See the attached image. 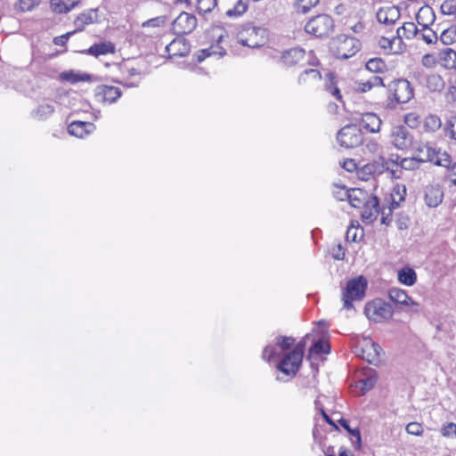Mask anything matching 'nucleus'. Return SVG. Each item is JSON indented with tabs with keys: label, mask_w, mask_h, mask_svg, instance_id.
<instances>
[{
	"label": "nucleus",
	"mask_w": 456,
	"mask_h": 456,
	"mask_svg": "<svg viewBox=\"0 0 456 456\" xmlns=\"http://www.w3.org/2000/svg\"><path fill=\"white\" fill-rule=\"evenodd\" d=\"M362 208H363L362 212V221L367 224H371L377 219L379 211L378 197L374 196L370 198V200H368Z\"/></svg>",
	"instance_id": "15"
},
{
	"label": "nucleus",
	"mask_w": 456,
	"mask_h": 456,
	"mask_svg": "<svg viewBox=\"0 0 456 456\" xmlns=\"http://www.w3.org/2000/svg\"><path fill=\"white\" fill-rule=\"evenodd\" d=\"M197 27V19L192 14L182 12L172 23V29L176 35H186Z\"/></svg>",
	"instance_id": "10"
},
{
	"label": "nucleus",
	"mask_w": 456,
	"mask_h": 456,
	"mask_svg": "<svg viewBox=\"0 0 456 456\" xmlns=\"http://www.w3.org/2000/svg\"><path fill=\"white\" fill-rule=\"evenodd\" d=\"M78 2H72V4L68 6L65 2H51V10L56 13H67L72 10Z\"/></svg>",
	"instance_id": "46"
},
{
	"label": "nucleus",
	"mask_w": 456,
	"mask_h": 456,
	"mask_svg": "<svg viewBox=\"0 0 456 456\" xmlns=\"http://www.w3.org/2000/svg\"><path fill=\"white\" fill-rule=\"evenodd\" d=\"M94 95L98 102L112 104L121 97L122 91L117 86L99 85L95 88Z\"/></svg>",
	"instance_id": "11"
},
{
	"label": "nucleus",
	"mask_w": 456,
	"mask_h": 456,
	"mask_svg": "<svg viewBox=\"0 0 456 456\" xmlns=\"http://www.w3.org/2000/svg\"><path fill=\"white\" fill-rule=\"evenodd\" d=\"M445 133L452 139L456 140V116L452 117L446 123Z\"/></svg>",
	"instance_id": "57"
},
{
	"label": "nucleus",
	"mask_w": 456,
	"mask_h": 456,
	"mask_svg": "<svg viewBox=\"0 0 456 456\" xmlns=\"http://www.w3.org/2000/svg\"><path fill=\"white\" fill-rule=\"evenodd\" d=\"M419 160L418 159L417 155L412 158H404L401 160L400 166L402 168L405 170H414L419 168Z\"/></svg>",
	"instance_id": "50"
},
{
	"label": "nucleus",
	"mask_w": 456,
	"mask_h": 456,
	"mask_svg": "<svg viewBox=\"0 0 456 456\" xmlns=\"http://www.w3.org/2000/svg\"><path fill=\"white\" fill-rule=\"evenodd\" d=\"M444 193L438 185L428 186L425 190V202L428 207H437L443 200Z\"/></svg>",
	"instance_id": "22"
},
{
	"label": "nucleus",
	"mask_w": 456,
	"mask_h": 456,
	"mask_svg": "<svg viewBox=\"0 0 456 456\" xmlns=\"http://www.w3.org/2000/svg\"><path fill=\"white\" fill-rule=\"evenodd\" d=\"M305 52L304 49L295 47L282 53L281 61L287 66H295L305 58Z\"/></svg>",
	"instance_id": "20"
},
{
	"label": "nucleus",
	"mask_w": 456,
	"mask_h": 456,
	"mask_svg": "<svg viewBox=\"0 0 456 456\" xmlns=\"http://www.w3.org/2000/svg\"><path fill=\"white\" fill-rule=\"evenodd\" d=\"M295 339L292 337L281 336L277 338L276 345L266 346L262 353V358L265 361H271L273 358L277 357L280 354L277 351V346L282 350H289L294 344Z\"/></svg>",
	"instance_id": "12"
},
{
	"label": "nucleus",
	"mask_w": 456,
	"mask_h": 456,
	"mask_svg": "<svg viewBox=\"0 0 456 456\" xmlns=\"http://www.w3.org/2000/svg\"><path fill=\"white\" fill-rule=\"evenodd\" d=\"M439 63L447 69L456 68V52L452 48H444L439 53Z\"/></svg>",
	"instance_id": "25"
},
{
	"label": "nucleus",
	"mask_w": 456,
	"mask_h": 456,
	"mask_svg": "<svg viewBox=\"0 0 456 456\" xmlns=\"http://www.w3.org/2000/svg\"><path fill=\"white\" fill-rule=\"evenodd\" d=\"M419 29L413 22H405L396 29V36L402 39L403 37L407 39L416 38Z\"/></svg>",
	"instance_id": "34"
},
{
	"label": "nucleus",
	"mask_w": 456,
	"mask_h": 456,
	"mask_svg": "<svg viewBox=\"0 0 456 456\" xmlns=\"http://www.w3.org/2000/svg\"><path fill=\"white\" fill-rule=\"evenodd\" d=\"M376 16L379 22L392 25L400 18V11L399 8L395 5L381 7L377 12Z\"/></svg>",
	"instance_id": "13"
},
{
	"label": "nucleus",
	"mask_w": 456,
	"mask_h": 456,
	"mask_svg": "<svg viewBox=\"0 0 456 456\" xmlns=\"http://www.w3.org/2000/svg\"><path fill=\"white\" fill-rule=\"evenodd\" d=\"M406 432L410 435L413 436H422L423 434V428L420 423L419 422H411L409 423L406 428Z\"/></svg>",
	"instance_id": "55"
},
{
	"label": "nucleus",
	"mask_w": 456,
	"mask_h": 456,
	"mask_svg": "<svg viewBox=\"0 0 456 456\" xmlns=\"http://www.w3.org/2000/svg\"><path fill=\"white\" fill-rule=\"evenodd\" d=\"M170 56H186L190 53V44L184 38H175L166 46Z\"/></svg>",
	"instance_id": "17"
},
{
	"label": "nucleus",
	"mask_w": 456,
	"mask_h": 456,
	"mask_svg": "<svg viewBox=\"0 0 456 456\" xmlns=\"http://www.w3.org/2000/svg\"><path fill=\"white\" fill-rule=\"evenodd\" d=\"M381 352L380 346L371 339H364L362 344L355 348V354L358 356L375 365L380 362L379 356Z\"/></svg>",
	"instance_id": "8"
},
{
	"label": "nucleus",
	"mask_w": 456,
	"mask_h": 456,
	"mask_svg": "<svg viewBox=\"0 0 456 456\" xmlns=\"http://www.w3.org/2000/svg\"><path fill=\"white\" fill-rule=\"evenodd\" d=\"M290 355V352L287 353L277 364V369L282 373L293 377L298 371L302 362H295Z\"/></svg>",
	"instance_id": "18"
},
{
	"label": "nucleus",
	"mask_w": 456,
	"mask_h": 456,
	"mask_svg": "<svg viewBox=\"0 0 456 456\" xmlns=\"http://www.w3.org/2000/svg\"><path fill=\"white\" fill-rule=\"evenodd\" d=\"M441 119L436 115H429L426 118L424 127L426 131L435 132L441 127Z\"/></svg>",
	"instance_id": "42"
},
{
	"label": "nucleus",
	"mask_w": 456,
	"mask_h": 456,
	"mask_svg": "<svg viewBox=\"0 0 456 456\" xmlns=\"http://www.w3.org/2000/svg\"><path fill=\"white\" fill-rule=\"evenodd\" d=\"M393 41H394V36L391 38L382 37L379 40V45L380 46V48L384 49L386 52L390 53L391 49L393 47Z\"/></svg>",
	"instance_id": "60"
},
{
	"label": "nucleus",
	"mask_w": 456,
	"mask_h": 456,
	"mask_svg": "<svg viewBox=\"0 0 456 456\" xmlns=\"http://www.w3.org/2000/svg\"><path fill=\"white\" fill-rule=\"evenodd\" d=\"M398 281L405 286H412L417 281V274L414 269L410 266H404L398 271Z\"/></svg>",
	"instance_id": "28"
},
{
	"label": "nucleus",
	"mask_w": 456,
	"mask_h": 456,
	"mask_svg": "<svg viewBox=\"0 0 456 456\" xmlns=\"http://www.w3.org/2000/svg\"><path fill=\"white\" fill-rule=\"evenodd\" d=\"M54 112V106L51 102L38 105L31 111V116L37 120H45Z\"/></svg>",
	"instance_id": "30"
},
{
	"label": "nucleus",
	"mask_w": 456,
	"mask_h": 456,
	"mask_svg": "<svg viewBox=\"0 0 456 456\" xmlns=\"http://www.w3.org/2000/svg\"><path fill=\"white\" fill-rule=\"evenodd\" d=\"M39 4L35 2H15L13 4V9L16 13L28 12L34 10V8Z\"/></svg>",
	"instance_id": "52"
},
{
	"label": "nucleus",
	"mask_w": 456,
	"mask_h": 456,
	"mask_svg": "<svg viewBox=\"0 0 456 456\" xmlns=\"http://www.w3.org/2000/svg\"><path fill=\"white\" fill-rule=\"evenodd\" d=\"M330 253L336 260H343L345 257V250L340 243L332 245L330 249Z\"/></svg>",
	"instance_id": "54"
},
{
	"label": "nucleus",
	"mask_w": 456,
	"mask_h": 456,
	"mask_svg": "<svg viewBox=\"0 0 456 456\" xmlns=\"http://www.w3.org/2000/svg\"><path fill=\"white\" fill-rule=\"evenodd\" d=\"M424 85L430 92H441L445 83L440 75L433 73L426 76Z\"/></svg>",
	"instance_id": "29"
},
{
	"label": "nucleus",
	"mask_w": 456,
	"mask_h": 456,
	"mask_svg": "<svg viewBox=\"0 0 456 456\" xmlns=\"http://www.w3.org/2000/svg\"><path fill=\"white\" fill-rule=\"evenodd\" d=\"M404 50V44L403 39L398 36H394L393 47L390 53L398 54Z\"/></svg>",
	"instance_id": "58"
},
{
	"label": "nucleus",
	"mask_w": 456,
	"mask_h": 456,
	"mask_svg": "<svg viewBox=\"0 0 456 456\" xmlns=\"http://www.w3.org/2000/svg\"><path fill=\"white\" fill-rule=\"evenodd\" d=\"M435 19L434 11L429 5L421 6L416 14L417 22L421 26V28L428 27L433 24Z\"/></svg>",
	"instance_id": "23"
},
{
	"label": "nucleus",
	"mask_w": 456,
	"mask_h": 456,
	"mask_svg": "<svg viewBox=\"0 0 456 456\" xmlns=\"http://www.w3.org/2000/svg\"><path fill=\"white\" fill-rule=\"evenodd\" d=\"M374 196L375 195L369 194L368 191L362 189L352 188L350 189L348 201L353 208H360Z\"/></svg>",
	"instance_id": "19"
},
{
	"label": "nucleus",
	"mask_w": 456,
	"mask_h": 456,
	"mask_svg": "<svg viewBox=\"0 0 456 456\" xmlns=\"http://www.w3.org/2000/svg\"><path fill=\"white\" fill-rule=\"evenodd\" d=\"M388 297L391 301L395 302V304L406 305V306H414L416 307L413 311L418 312V306L419 304L412 300L405 290L399 289V288H391L388 290Z\"/></svg>",
	"instance_id": "14"
},
{
	"label": "nucleus",
	"mask_w": 456,
	"mask_h": 456,
	"mask_svg": "<svg viewBox=\"0 0 456 456\" xmlns=\"http://www.w3.org/2000/svg\"><path fill=\"white\" fill-rule=\"evenodd\" d=\"M381 123L382 121L377 114L366 112L362 114L360 124L365 130L370 133H377L380 129Z\"/></svg>",
	"instance_id": "21"
},
{
	"label": "nucleus",
	"mask_w": 456,
	"mask_h": 456,
	"mask_svg": "<svg viewBox=\"0 0 456 456\" xmlns=\"http://www.w3.org/2000/svg\"><path fill=\"white\" fill-rule=\"evenodd\" d=\"M381 163L375 162L365 165L362 173L366 175L382 174L385 169H389L390 160L380 158Z\"/></svg>",
	"instance_id": "31"
},
{
	"label": "nucleus",
	"mask_w": 456,
	"mask_h": 456,
	"mask_svg": "<svg viewBox=\"0 0 456 456\" xmlns=\"http://www.w3.org/2000/svg\"><path fill=\"white\" fill-rule=\"evenodd\" d=\"M434 164L448 168L452 165L451 156L446 152H440L436 151Z\"/></svg>",
	"instance_id": "47"
},
{
	"label": "nucleus",
	"mask_w": 456,
	"mask_h": 456,
	"mask_svg": "<svg viewBox=\"0 0 456 456\" xmlns=\"http://www.w3.org/2000/svg\"><path fill=\"white\" fill-rule=\"evenodd\" d=\"M115 52V47L111 43H99L90 46L87 50L84 51V53L98 57L107 53H112Z\"/></svg>",
	"instance_id": "27"
},
{
	"label": "nucleus",
	"mask_w": 456,
	"mask_h": 456,
	"mask_svg": "<svg viewBox=\"0 0 456 456\" xmlns=\"http://www.w3.org/2000/svg\"><path fill=\"white\" fill-rule=\"evenodd\" d=\"M305 346V341H299L296 346L290 351L291 357L295 361V362H302L304 356V350Z\"/></svg>",
	"instance_id": "49"
},
{
	"label": "nucleus",
	"mask_w": 456,
	"mask_h": 456,
	"mask_svg": "<svg viewBox=\"0 0 456 456\" xmlns=\"http://www.w3.org/2000/svg\"><path fill=\"white\" fill-rule=\"evenodd\" d=\"M168 18L166 15L157 16L155 18L149 19L142 23V28H159L165 26L167 22Z\"/></svg>",
	"instance_id": "43"
},
{
	"label": "nucleus",
	"mask_w": 456,
	"mask_h": 456,
	"mask_svg": "<svg viewBox=\"0 0 456 456\" xmlns=\"http://www.w3.org/2000/svg\"><path fill=\"white\" fill-rule=\"evenodd\" d=\"M367 289V281L363 276H358L346 282V288L342 291L343 307L346 310L354 308V301H361L365 296Z\"/></svg>",
	"instance_id": "2"
},
{
	"label": "nucleus",
	"mask_w": 456,
	"mask_h": 456,
	"mask_svg": "<svg viewBox=\"0 0 456 456\" xmlns=\"http://www.w3.org/2000/svg\"><path fill=\"white\" fill-rule=\"evenodd\" d=\"M389 100L387 108L394 109L397 103H406L414 95L410 82L403 78L395 79L388 84Z\"/></svg>",
	"instance_id": "1"
},
{
	"label": "nucleus",
	"mask_w": 456,
	"mask_h": 456,
	"mask_svg": "<svg viewBox=\"0 0 456 456\" xmlns=\"http://www.w3.org/2000/svg\"><path fill=\"white\" fill-rule=\"evenodd\" d=\"M362 383V389L364 391H368L371 389L377 382V374L375 370H369L366 373H364V377L360 379Z\"/></svg>",
	"instance_id": "41"
},
{
	"label": "nucleus",
	"mask_w": 456,
	"mask_h": 456,
	"mask_svg": "<svg viewBox=\"0 0 456 456\" xmlns=\"http://www.w3.org/2000/svg\"><path fill=\"white\" fill-rule=\"evenodd\" d=\"M404 122L411 128L417 127L420 123L419 116L415 112L408 113L404 116Z\"/></svg>",
	"instance_id": "56"
},
{
	"label": "nucleus",
	"mask_w": 456,
	"mask_h": 456,
	"mask_svg": "<svg viewBox=\"0 0 456 456\" xmlns=\"http://www.w3.org/2000/svg\"><path fill=\"white\" fill-rule=\"evenodd\" d=\"M366 69L373 73H383L387 70V65L381 58H372L366 62Z\"/></svg>",
	"instance_id": "39"
},
{
	"label": "nucleus",
	"mask_w": 456,
	"mask_h": 456,
	"mask_svg": "<svg viewBox=\"0 0 456 456\" xmlns=\"http://www.w3.org/2000/svg\"><path fill=\"white\" fill-rule=\"evenodd\" d=\"M322 79V74L318 69H307L304 70L297 78L300 86H312Z\"/></svg>",
	"instance_id": "24"
},
{
	"label": "nucleus",
	"mask_w": 456,
	"mask_h": 456,
	"mask_svg": "<svg viewBox=\"0 0 456 456\" xmlns=\"http://www.w3.org/2000/svg\"><path fill=\"white\" fill-rule=\"evenodd\" d=\"M330 352V345L323 340L315 341L309 350L310 354L314 353L316 354H329Z\"/></svg>",
	"instance_id": "45"
},
{
	"label": "nucleus",
	"mask_w": 456,
	"mask_h": 456,
	"mask_svg": "<svg viewBox=\"0 0 456 456\" xmlns=\"http://www.w3.org/2000/svg\"><path fill=\"white\" fill-rule=\"evenodd\" d=\"M213 37L216 38V44H213L209 46L212 56H217L221 58L226 54L225 49L221 45L224 42V37H227L225 30L220 27L214 28L211 31Z\"/></svg>",
	"instance_id": "16"
},
{
	"label": "nucleus",
	"mask_w": 456,
	"mask_h": 456,
	"mask_svg": "<svg viewBox=\"0 0 456 456\" xmlns=\"http://www.w3.org/2000/svg\"><path fill=\"white\" fill-rule=\"evenodd\" d=\"M98 9H90L87 12L79 15L76 23L80 22L82 26L98 21Z\"/></svg>",
	"instance_id": "40"
},
{
	"label": "nucleus",
	"mask_w": 456,
	"mask_h": 456,
	"mask_svg": "<svg viewBox=\"0 0 456 456\" xmlns=\"http://www.w3.org/2000/svg\"><path fill=\"white\" fill-rule=\"evenodd\" d=\"M418 41L421 40L427 45H438V36L429 27H424L419 29L416 37Z\"/></svg>",
	"instance_id": "32"
},
{
	"label": "nucleus",
	"mask_w": 456,
	"mask_h": 456,
	"mask_svg": "<svg viewBox=\"0 0 456 456\" xmlns=\"http://www.w3.org/2000/svg\"><path fill=\"white\" fill-rule=\"evenodd\" d=\"M266 31L260 27L247 25L237 33L238 42L249 48H257L265 43Z\"/></svg>",
	"instance_id": "3"
},
{
	"label": "nucleus",
	"mask_w": 456,
	"mask_h": 456,
	"mask_svg": "<svg viewBox=\"0 0 456 456\" xmlns=\"http://www.w3.org/2000/svg\"><path fill=\"white\" fill-rule=\"evenodd\" d=\"M337 140L342 147L355 148L362 144L363 134L356 125H347L338 131Z\"/></svg>",
	"instance_id": "6"
},
{
	"label": "nucleus",
	"mask_w": 456,
	"mask_h": 456,
	"mask_svg": "<svg viewBox=\"0 0 456 456\" xmlns=\"http://www.w3.org/2000/svg\"><path fill=\"white\" fill-rule=\"evenodd\" d=\"M456 42V27L452 26L444 29L440 37H438V44L443 45H449Z\"/></svg>",
	"instance_id": "38"
},
{
	"label": "nucleus",
	"mask_w": 456,
	"mask_h": 456,
	"mask_svg": "<svg viewBox=\"0 0 456 456\" xmlns=\"http://www.w3.org/2000/svg\"><path fill=\"white\" fill-rule=\"evenodd\" d=\"M442 434L444 436H455L456 437V424L453 422H450L447 425H445L442 428Z\"/></svg>",
	"instance_id": "63"
},
{
	"label": "nucleus",
	"mask_w": 456,
	"mask_h": 456,
	"mask_svg": "<svg viewBox=\"0 0 456 456\" xmlns=\"http://www.w3.org/2000/svg\"><path fill=\"white\" fill-rule=\"evenodd\" d=\"M332 47L336 48V56L339 59H348L360 50V42L355 37L345 34L332 39Z\"/></svg>",
	"instance_id": "4"
},
{
	"label": "nucleus",
	"mask_w": 456,
	"mask_h": 456,
	"mask_svg": "<svg viewBox=\"0 0 456 456\" xmlns=\"http://www.w3.org/2000/svg\"><path fill=\"white\" fill-rule=\"evenodd\" d=\"M93 124L84 121H73L68 126V132L69 134L78 138L84 137V135L90 133L88 128L92 127Z\"/></svg>",
	"instance_id": "26"
},
{
	"label": "nucleus",
	"mask_w": 456,
	"mask_h": 456,
	"mask_svg": "<svg viewBox=\"0 0 456 456\" xmlns=\"http://www.w3.org/2000/svg\"><path fill=\"white\" fill-rule=\"evenodd\" d=\"M60 79L61 81L69 82L71 84H76L79 81H89L91 79V76L88 74H80L75 72L74 70L63 71L60 74Z\"/></svg>",
	"instance_id": "36"
},
{
	"label": "nucleus",
	"mask_w": 456,
	"mask_h": 456,
	"mask_svg": "<svg viewBox=\"0 0 456 456\" xmlns=\"http://www.w3.org/2000/svg\"><path fill=\"white\" fill-rule=\"evenodd\" d=\"M390 142L398 150H406L412 144V135L407 126H394L390 131Z\"/></svg>",
	"instance_id": "9"
},
{
	"label": "nucleus",
	"mask_w": 456,
	"mask_h": 456,
	"mask_svg": "<svg viewBox=\"0 0 456 456\" xmlns=\"http://www.w3.org/2000/svg\"><path fill=\"white\" fill-rule=\"evenodd\" d=\"M364 314L369 320L379 322L389 319L393 314V310L389 304L381 299H375L366 304Z\"/></svg>",
	"instance_id": "7"
},
{
	"label": "nucleus",
	"mask_w": 456,
	"mask_h": 456,
	"mask_svg": "<svg viewBox=\"0 0 456 456\" xmlns=\"http://www.w3.org/2000/svg\"><path fill=\"white\" fill-rule=\"evenodd\" d=\"M417 157L420 163L434 162L436 156V151L428 144L421 145L418 148Z\"/></svg>",
	"instance_id": "35"
},
{
	"label": "nucleus",
	"mask_w": 456,
	"mask_h": 456,
	"mask_svg": "<svg viewBox=\"0 0 456 456\" xmlns=\"http://www.w3.org/2000/svg\"><path fill=\"white\" fill-rule=\"evenodd\" d=\"M349 194H350V189H346L345 186H338L337 187V190L334 191V195L336 197L337 200H347L349 199Z\"/></svg>",
	"instance_id": "59"
},
{
	"label": "nucleus",
	"mask_w": 456,
	"mask_h": 456,
	"mask_svg": "<svg viewBox=\"0 0 456 456\" xmlns=\"http://www.w3.org/2000/svg\"><path fill=\"white\" fill-rule=\"evenodd\" d=\"M334 28V21L330 16L326 14L317 15L312 18L305 26V30L308 34L317 37L329 36Z\"/></svg>",
	"instance_id": "5"
},
{
	"label": "nucleus",
	"mask_w": 456,
	"mask_h": 456,
	"mask_svg": "<svg viewBox=\"0 0 456 456\" xmlns=\"http://www.w3.org/2000/svg\"><path fill=\"white\" fill-rule=\"evenodd\" d=\"M421 64L427 68H432L436 65V59L430 53H426L421 58Z\"/></svg>",
	"instance_id": "64"
},
{
	"label": "nucleus",
	"mask_w": 456,
	"mask_h": 456,
	"mask_svg": "<svg viewBox=\"0 0 456 456\" xmlns=\"http://www.w3.org/2000/svg\"><path fill=\"white\" fill-rule=\"evenodd\" d=\"M325 91L332 95L337 101L342 102V94L337 86L336 77L333 73L327 74V80L324 85Z\"/></svg>",
	"instance_id": "33"
},
{
	"label": "nucleus",
	"mask_w": 456,
	"mask_h": 456,
	"mask_svg": "<svg viewBox=\"0 0 456 456\" xmlns=\"http://www.w3.org/2000/svg\"><path fill=\"white\" fill-rule=\"evenodd\" d=\"M319 2H314V4H311L309 5H302L299 2L294 3V10L298 13L305 14L307 13L313 7L316 5Z\"/></svg>",
	"instance_id": "62"
},
{
	"label": "nucleus",
	"mask_w": 456,
	"mask_h": 456,
	"mask_svg": "<svg viewBox=\"0 0 456 456\" xmlns=\"http://www.w3.org/2000/svg\"><path fill=\"white\" fill-rule=\"evenodd\" d=\"M216 5L217 2H196V9L202 15L209 13Z\"/></svg>",
	"instance_id": "51"
},
{
	"label": "nucleus",
	"mask_w": 456,
	"mask_h": 456,
	"mask_svg": "<svg viewBox=\"0 0 456 456\" xmlns=\"http://www.w3.org/2000/svg\"><path fill=\"white\" fill-rule=\"evenodd\" d=\"M440 9L443 14L452 16L456 20V2H443Z\"/></svg>",
	"instance_id": "53"
},
{
	"label": "nucleus",
	"mask_w": 456,
	"mask_h": 456,
	"mask_svg": "<svg viewBox=\"0 0 456 456\" xmlns=\"http://www.w3.org/2000/svg\"><path fill=\"white\" fill-rule=\"evenodd\" d=\"M77 30H74V31H71V32H68L66 34H63L61 36H59V37H55L53 38V44L55 45H60V46H63L66 45V43L68 42L69 38L70 37L71 35L75 34Z\"/></svg>",
	"instance_id": "61"
},
{
	"label": "nucleus",
	"mask_w": 456,
	"mask_h": 456,
	"mask_svg": "<svg viewBox=\"0 0 456 456\" xmlns=\"http://www.w3.org/2000/svg\"><path fill=\"white\" fill-rule=\"evenodd\" d=\"M338 423L343 427L352 436L355 438V441L353 442V444L355 449L360 450L362 447V437L359 428H352L349 426L348 421L346 419L341 418L338 420Z\"/></svg>",
	"instance_id": "37"
},
{
	"label": "nucleus",
	"mask_w": 456,
	"mask_h": 456,
	"mask_svg": "<svg viewBox=\"0 0 456 456\" xmlns=\"http://www.w3.org/2000/svg\"><path fill=\"white\" fill-rule=\"evenodd\" d=\"M363 236V232L359 229V225L355 226L352 224L346 231V238L348 241L355 242L358 240L362 239Z\"/></svg>",
	"instance_id": "44"
},
{
	"label": "nucleus",
	"mask_w": 456,
	"mask_h": 456,
	"mask_svg": "<svg viewBox=\"0 0 456 456\" xmlns=\"http://www.w3.org/2000/svg\"><path fill=\"white\" fill-rule=\"evenodd\" d=\"M247 10H248V5H247L246 2H237L232 9H229L226 12V15L228 17H234V18L240 17V15L245 13Z\"/></svg>",
	"instance_id": "48"
}]
</instances>
